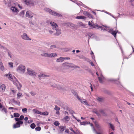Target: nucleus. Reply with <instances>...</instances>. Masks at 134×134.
I'll return each mask as SVG.
<instances>
[{
	"mask_svg": "<svg viewBox=\"0 0 134 134\" xmlns=\"http://www.w3.org/2000/svg\"><path fill=\"white\" fill-rule=\"evenodd\" d=\"M88 25L90 26L91 28H101V30L107 31L109 32L110 33L113 35L115 38H116V34L118 32V31H113V29H109V27L104 25L100 26L96 24H94L93 23L91 22L90 21L88 22Z\"/></svg>",
	"mask_w": 134,
	"mask_h": 134,
	"instance_id": "1",
	"label": "nucleus"
},
{
	"mask_svg": "<svg viewBox=\"0 0 134 134\" xmlns=\"http://www.w3.org/2000/svg\"><path fill=\"white\" fill-rule=\"evenodd\" d=\"M50 24L52 26V29H55L56 31V32L55 34V35L58 36L61 34V30L58 28V26L56 23L51 21L50 23Z\"/></svg>",
	"mask_w": 134,
	"mask_h": 134,
	"instance_id": "2",
	"label": "nucleus"
},
{
	"mask_svg": "<svg viewBox=\"0 0 134 134\" xmlns=\"http://www.w3.org/2000/svg\"><path fill=\"white\" fill-rule=\"evenodd\" d=\"M25 67L24 65H20L17 67L16 70L19 73L23 74L25 72Z\"/></svg>",
	"mask_w": 134,
	"mask_h": 134,
	"instance_id": "3",
	"label": "nucleus"
},
{
	"mask_svg": "<svg viewBox=\"0 0 134 134\" xmlns=\"http://www.w3.org/2000/svg\"><path fill=\"white\" fill-rule=\"evenodd\" d=\"M62 65L63 67L66 68H68L70 67L73 68H76V66L75 65H74L72 63H63Z\"/></svg>",
	"mask_w": 134,
	"mask_h": 134,
	"instance_id": "4",
	"label": "nucleus"
},
{
	"mask_svg": "<svg viewBox=\"0 0 134 134\" xmlns=\"http://www.w3.org/2000/svg\"><path fill=\"white\" fill-rule=\"evenodd\" d=\"M27 73L31 76H35L37 74L36 72L29 68L27 69Z\"/></svg>",
	"mask_w": 134,
	"mask_h": 134,
	"instance_id": "5",
	"label": "nucleus"
},
{
	"mask_svg": "<svg viewBox=\"0 0 134 134\" xmlns=\"http://www.w3.org/2000/svg\"><path fill=\"white\" fill-rule=\"evenodd\" d=\"M14 81H13V84L16 85L17 87L18 90H20L22 87V85L16 79H15Z\"/></svg>",
	"mask_w": 134,
	"mask_h": 134,
	"instance_id": "6",
	"label": "nucleus"
},
{
	"mask_svg": "<svg viewBox=\"0 0 134 134\" xmlns=\"http://www.w3.org/2000/svg\"><path fill=\"white\" fill-rule=\"evenodd\" d=\"M46 10L47 11L49 12L52 15L55 16H61V14H59L52 11L51 10L48 8H46Z\"/></svg>",
	"mask_w": 134,
	"mask_h": 134,
	"instance_id": "7",
	"label": "nucleus"
},
{
	"mask_svg": "<svg viewBox=\"0 0 134 134\" xmlns=\"http://www.w3.org/2000/svg\"><path fill=\"white\" fill-rule=\"evenodd\" d=\"M21 37L22 39L24 40L30 41L31 40V39L25 33H23L21 35Z\"/></svg>",
	"mask_w": 134,
	"mask_h": 134,
	"instance_id": "8",
	"label": "nucleus"
},
{
	"mask_svg": "<svg viewBox=\"0 0 134 134\" xmlns=\"http://www.w3.org/2000/svg\"><path fill=\"white\" fill-rule=\"evenodd\" d=\"M10 10L12 13L15 14H17L19 12L17 8L15 6H12L10 8Z\"/></svg>",
	"mask_w": 134,
	"mask_h": 134,
	"instance_id": "9",
	"label": "nucleus"
},
{
	"mask_svg": "<svg viewBox=\"0 0 134 134\" xmlns=\"http://www.w3.org/2000/svg\"><path fill=\"white\" fill-rule=\"evenodd\" d=\"M23 123L22 121H17L15 124L14 125L13 127L14 128H16L19 127H20V125H22Z\"/></svg>",
	"mask_w": 134,
	"mask_h": 134,
	"instance_id": "10",
	"label": "nucleus"
},
{
	"mask_svg": "<svg viewBox=\"0 0 134 134\" xmlns=\"http://www.w3.org/2000/svg\"><path fill=\"white\" fill-rule=\"evenodd\" d=\"M26 16L30 18H32L33 17V14L30 11H27L26 13Z\"/></svg>",
	"mask_w": 134,
	"mask_h": 134,
	"instance_id": "11",
	"label": "nucleus"
},
{
	"mask_svg": "<svg viewBox=\"0 0 134 134\" xmlns=\"http://www.w3.org/2000/svg\"><path fill=\"white\" fill-rule=\"evenodd\" d=\"M95 125L98 130H100L102 129V127L100 125L97 121L94 122Z\"/></svg>",
	"mask_w": 134,
	"mask_h": 134,
	"instance_id": "12",
	"label": "nucleus"
},
{
	"mask_svg": "<svg viewBox=\"0 0 134 134\" xmlns=\"http://www.w3.org/2000/svg\"><path fill=\"white\" fill-rule=\"evenodd\" d=\"M5 76H8V78L9 79V80H10L12 81L13 82V81H14L15 79H16L14 77V79H13L12 75L10 74H7L5 75Z\"/></svg>",
	"mask_w": 134,
	"mask_h": 134,
	"instance_id": "13",
	"label": "nucleus"
},
{
	"mask_svg": "<svg viewBox=\"0 0 134 134\" xmlns=\"http://www.w3.org/2000/svg\"><path fill=\"white\" fill-rule=\"evenodd\" d=\"M6 87L4 84H2L0 86V91L2 92H4L5 89Z\"/></svg>",
	"mask_w": 134,
	"mask_h": 134,
	"instance_id": "14",
	"label": "nucleus"
},
{
	"mask_svg": "<svg viewBox=\"0 0 134 134\" xmlns=\"http://www.w3.org/2000/svg\"><path fill=\"white\" fill-rule=\"evenodd\" d=\"M24 118V116L23 115H21L20 116L19 118H15V119L16 121L19 122V121H22V120H23Z\"/></svg>",
	"mask_w": 134,
	"mask_h": 134,
	"instance_id": "15",
	"label": "nucleus"
},
{
	"mask_svg": "<svg viewBox=\"0 0 134 134\" xmlns=\"http://www.w3.org/2000/svg\"><path fill=\"white\" fill-rule=\"evenodd\" d=\"M54 109L56 111V112L55 113L56 114L58 115H59L60 114L59 110H60V108L57 105H56L55 106V107L54 108Z\"/></svg>",
	"mask_w": 134,
	"mask_h": 134,
	"instance_id": "16",
	"label": "nucleus"
},
{
	"mask_svg": "<svg viewBox=\"0 0 134 134\" xmlns=\"http://www.w3.org/2000/svg\"><path fill=\"white\" fill-rule=\"evenodd\" d=\"M98 79L100 83H102L103 82L104 80V78L101 74H100V76L98 77Z\"/></svg>",
	"mask_w": 134,
	"mask_h": 134,
	"instance_id": "17",
	"label": "nucleus"
},
{
	"mask_svg": "<svg viewBox=\"0 0 134 134\" xmlns=\"http://www.w3.org/2000/svg\"><path fill=\"white\" fill-rule=\"evenodd\" d=\"M65 58L64 57H61L58 58H57L56 60V62H62L65 60Z\"/></svg>",
	"mask_w": 134,
	"mask_h": 134,
	"instance_id": "18",
	"label": "nucleus"
},
{
	"mask_svg": "<svg viewBox=\"0 0 134 134\" xmlns=\"http://www.w3.org/2000/svg\"><path fill=\"white\" fill-rule=\"evenodd\" d=\"M80 101L82 104L87 105H89V104L87 102L85 99H79Z\"/></svg>",
	"mask_w": 134,
	"mask_h": 134,
	"instance_id": "19",
	"label": "nucleus"
},
{
	"mask_svg": "<svg viewBox=\"0 0 134 134\" xmlns=\"http://www.w3.org/2000/svg\"><path fill=\"white\" fill-rule=\"evenodd\" d=\"M38 76L40 77H48L49 76L45 74L41 73Z\"/></svg>",
	"mask_w": 134,
	"mask_h": 134,
	"instance_id": "20",
	"label": "nucleus"
},
{
	"mask_svg": "<svg viewBox=\"0 0 134 134\" xmlns=\"http://www.w3.org/2000/svg\"><path fill=\"white\" fill-rule=\"evenodd\" d=\"M57 56V54L56 53H51L49 54V57H53Z\"/></svg>",
	"mask_w": 134,
	"mask_h": 134,
	"instance_id": "21",
	"label": "nucleus"
},
{
	"mask_svg": "<svg viewBox=\"0 0 134 134\" xmlns=\"http://www.w3.org/2000/svg\"><path fill=\"white\" fill-rule=\"evenodd\" d=\"M70 119L69 116H67L65 117L63 119V120L65 122H67L68 121L70 120Z\"/></svg>",
	"mask_w": 134,
	"mask_h": 134,
	"instance_id": "22",
	"label": "nucleus"
},
{
	"mask_svg": "<svg viewBox=\"0 0 134 134\" xmlns=\"http://www.w3.org/2000/svg\"><path fill=\"white\" fill-rule=\"evenodd\" d=\"M0 69L2 71H3L4 69V68L3 64L2 62H0Z\"/></svg>",
	"mask_w": 134,
	"mask_h": 134,
	"instance_id": "23",
	"label": "nucleus"
},
{
	"mask_svg": "<svg viewBox=\"0 0 134 134\" xmlns=\"http://www.w3.org/2000/svg\"><path fill=\"white\" fill-rule=\"evenodd\" d=\"M1 110L2 111H3L6 114L8 112L7 109L5 108L4 106L3 107H2V108H1Z\"/></svg>",
	"mask_w": 134,
	"mask_h": 134,
	"instance_id": "24",
	"label": "nucleus"
},
{
	"mask_svg": "<svg viewBox=\"0 0 134 134\" xmlns=\"http://www.w3.org/2000/svg\"><path fill=\"white\" fill-rule=\"evenodd\" d=\"M13 102L15 104H17L18 105H20V102L19 100H13Z\"/></svg>",
	"mask_w": 134,
	"mask_h": 134,
	"instance_id": "25",
	"label": "nucleus"
},
{
	"mask_svg": "<svg viewBox=\"0 0 134 134\" xmlns=\"http://www.w3.org/2000/svg\"><path fill=\"white\" fill-rule=\"evenodd\" d=\"M69 129L71 131H72L75 134H77L79 133V130H76V132H75L73 130V129L71 127H70Z\"/></svg>",
	"mask_w": 134,
	"mask_h": 134,
	"instance_id": "26",
	"label": "nucleus"
},
{
	"mask_svg": "<svg viewBox=\"0 0 134 134\" xmlns=\"http://www.w3.org/2000/svg\"><path fill=\"white\" fill-rule=\"evenodd\" d=\"M99 112L101 114L103 115L104 116L106 115L105 111L103 110H100L99 111Z\"/></svg>",
	"mask_w": 134,
	"mask_h": 134,
	"instance_id": "27",
	"label": "nucleus"
},
{
	"mask_svg": "<svg viewBox=\"0 0 134 134\" xmlns=\"http://www.w3.org/2000/svg\"><path fill=\"white\" fill-rule=\"evenodd\" d=\"M109 125L111 129L112 130H115V127L113 125L110 123H109Z\"/></svg>",
	"mask_w": 134,
	"mask_h": 134,
	"instance_id": "28",
	"label": "nucleus"
},
{
	"mask_svg": "<svg viewBox=\"0 0 134 134\" xmlns=\"http://www.w3.org/2000/svg\"><path fill=\"white\" fill-rule=\"evenodd\" d=\"M41 56L46 57H49V54L48 53H43L41 54Z\"/></svg>",
	"mask_w": 134,
	"mask_h": 134,
	"instance_id": "29",
	"label": "nucleus"
},
{
	"mask_svg": "<svg viewBox=\"0 0 134 134\" xmlns=\"http://www.w3.org/2000/svg\"><path fill=\"white\" fill-rule=\"evenodd\" d=\"M33 111L35 112V113L37 114H39L41 115V112L40 111L38 110H37L35 109H34L33 110Z\"/></svg>",
	"mask_w": 134,
	"mask_h": 134,
	"instance_id": "30",
	"label": "nucleus"
},
{
	"mask_svg": "<svg viewBox=\"0 0 134 134\" xmlns=\"http://www.w3.org/2000/svg\"><path fill=\"white\" fill-rule=\"evenodd\" d=\"M86 18V17L83 16H79L76 17V18L77 19H83Z\"/></svg>",
	"mask_w": 134,
	"mask_h": 134,
	"instance_id": "31",
	"label": "nucleus"
},
{
	"mask_svg": "<svg viewBox=\"0 0 134 134\" xmlns=\"http://www.w3.org/2000/svg\"><path fill=\"white\" fill-rule=\"evenodd\" d=\"M96 99L97 101L99 102H102L103 100V98L99 97H97Z\"/></svg>",
	"mask_w": 134,
	"mask_h": 134,
	"instance_id": "32",
	"label": "nucleus"
},
{
	"mask_svg": "<svg viewBox=\"0 0 134 134\" xmlns=\"http://www.w3.org/2000/svg\"><path fill=\"white\" fill-rule=\"evenodd\" d=\"M65 127L63 126H61L59 127V130L61 132H62L65 129Z\"/></svg>",
	"mask_w": 134,
	"mask_h": 134,
	"instance_id": "33",
	"label": "nucleus"
},
{
	"mask_svg": "<svg viewBox=\"0 0 134 134\" xmlns=\"http://www.w3.org/2000/svg\"><path fill=\"white\" fill-rule=\"evenodd\" d=\"M30 126L31 128L34 129L35 128L36 125L34 123H33L30 125Z\"/></svg>",
	"mask_w": 134,
	"mask_h": 134,
	"instance_id": "34",
	"label": "nucleus"
},
{
	"mask_svg": "<svg viewBox=\"0 0 134 134\" xmlns=\"http://www.w3.org/2000/svg\"><path fill=\"white\" fill-rule=\"evenodd\" d=\"M48 113L47 111L44 112L43 113L41 112V115H48Z\"/></svg>",
	"mask_w": 134,
	"mask_h": 134,
	"instance_id": "35",
	"label": "nucleus"
},
{
	"mask_svg": "<svg viewBox=\"0 0 134 134\" xmlns=\"http://www.w3.org/2000/svg\"><path fill=\"white\" fill-rule=\"evenodd\" d=\"M14 115L15 117H18L19 116V114L18 113H14Z\"/></svg>",
	"mask_w": 134,
	"mask_h": 134,
	"instance_id": "36",
	"label": "nucleus"
},
{
	"mask_svg": "<svg viewBox=\"0 0 134 134\" xmlns=\"http://www.w3.org/2000/svg\"><path fill=\"white\" fill-rule=\"evenodd\" d=\"M10 67L13 68V63L12 62H9L8 63Z\"/></svg>",
	"mask_w": 134,
	"mask_h": 134,
	"instance_id": "37",
	"label": "nucleus"
},
{
	"mask_svg": "<svg viewBox=\"0 0 134 134\" xmlns=\"http://www.w3.org/2000/svg\"><path fill=\"white\" fill-rule=\"evenodd\" d=\"M88 124V122H80V124L81 125H85L87 124Z\"/></svg>",
	"mask_w": 134,
	"mask_h": 134,
	"instance_id": "38",
	"label": "nucleus"
},
{
	"mask_svg": "<svg viewBox=\"0 0 134 134\" xmlns=\"http://www.w3.org/2000/svg\"><path fill=\"white\" fill-rule=\"evenodd\" d=\"M22 96V93H18L17 94V98L19 99Z\"/></svg>",
	"mask_w": 134,
	"mask_h": 134,
	"instance_id": "39",
	"label": "nucleus"
},
{
	"mask_svg": "<svg viewBox=\"0 0 134 134\" xmlns=\"http://www.w3.org/2000/svg\"><path fill=\"white\" fill-rule=\"evenodd\" d=\"M54 124L55 126H58L59 125V123L58 121H55L54 123Z\"/></svg>",
	"mask_w": 134,
	"mask_h": 134,
	"instance_id": "40",
	"label": "nucleus"
},
{
	"mask_svg": "<svg viewBox=\"0 0 134 134\" xmlns=\"http://www.w3.org/2000/svg\"><path fill=\"white\" fill-rule=\"evenodd\" d=\"M35 130L36 131H39L41 130V128L40 127L38 126L35 129Z\"/></svg>",
	"mask_w": 134,
	"mask_h": 134,
	"instance_id": "41",
	"label": "nucleus"
},
{
	"mask_svg": "<svg viewBox=\"0 0 134 134\" xmlns=\"http://www.w3.org/2000/svg\"><path fill=\"white\" fill-rule=\"evenodd\" d=\"M27 109L26 108H24L22 109V111L23 113H26L27 112Z\"/></svg>",
	"mask_w": 134,
	"mask_h": 134,
	"instance_id": "42",
	"label": "nucleus"
},
{
	"mask_svg": "<svg viewBox=\"0 0 134 134\" xmlns=\"http://www.w3.org/2000/svg\"><path fill=\"white\" fill-rule=\"evenodd\" d=\"M8 56L10 58H12V55L11 54V53L9 51H8Z\"/></svg>",
	"mask_w": 134,
	"mask_h": 134,
	"instance_id": "43",
	"label": "nucleus"
},
{
	"mask_svg": "<svg viewBox=\"0 0 134 134\" xmlns=\"http://www.w3.org/2000/svg\"><path fill=\"white\" fill-rule=\"evenodd\" d=\"M30 94L32 96H35L36 94V92L33 91L31 92H30Z\"/></svg>",
	"mask_w": 134,
	"mask_h": 134,
	"instance_id": "44",
	"label": "nucleus"
},
{
	"mask_svg": "<svg viewBox=\"0 0 134 134\" xmlns=\"http://www.w3.org/2000/svg\"><path fill=\"white\" fill-rule=\"evenodd\" d=\"M24 11H22L21 12L20 14V15L21 16H23L24 14Z\"/></svg>",
	"mask_w": 134,
	"mask_h": 134,
	"instance_id": "45",
	"label": "nucleus"
},
{
	"mask_svg": "<svg viewBox=\"0 0 134 134\" xmlns=\"http://www.w3.org/2000/svg\"><path fill=\"white\" fill-rule=\"evenodd\" d=\"M87 16L89 18H92V15L88 13Z\"/></svg>",
	"mask_w": 134,
	"mask_h": 134,
	"instance_id": "46",
	"label": "nucleus"
},
{
	"mask_svg": "<svg viewBox=\"0 0 134 134\" xmlns=\"http://www.w3.org/2000/svg\"><path fill=\"white\" fill-rule=\"evenodd\" d=\"M56 46L55 45H52L51 46V48H53L56 47Z\"/></svg>",
	"mask_w": 134,
	"mask_h": 134,
	"instance_id": "47",
	"label": "nucleus"
},
{
	"mask_svg": "<svg viewBox=\"0 0 134 134\" xmlns=\"http://www.w3.org/2000/svg\"><path fill=\"white\" fill-rule=\"evenodd\" d=\"M88 13V12L86 11H84L83 12V14L85 15H87Z\"/></svg>",
	"mask_w": 134,
	"mask_h": 134,
	"instance_id": "48",
	"label": "nucleus"
},
{
	"mask_svg": "<svg viewBox=\"0 0 134 134\" xmlns=\"http://www.w3.org/2000/svg\"><path fill=\"white\" fill-rule=\"evenodd\" d=\"M33 122V121L32 120H30L28 121L27 122L28 123H31Z\"/></svg>",
	"mask_w": 134,
	"mask_h": 134,
	"instance_id": "49",
	"label": "nucleus"
},
{
	"mask_svg": "<svg viewBox=\"0 0 134 134\" xmlns=\"http://www.w3.org/2000/svg\"><path fill=\"white\" fill-rule=\"evenodd\" d=\"M98 116H100V114L98 113V112L97 111H96L95 112H94Z\"/></svg>",
	"mask_w": 134,
	"mask_h": 134,
	"instance_id": "50",
	"label": "nucleus"
},
{
	"mask_svg": "<svg viewBox=\"0 0 134 134\" xmlns=\"http://www.w3.org/2000/svg\"><path fill=\"white\" fill-rule=\"evenodd\" d=\"M4 106H3L1 103H0V109H1V108H2Z\"/></svg>",
	"mask_w": 134,
	"mask_h": 134,
	"instance_id": "51",
	"label": "nucleus"
},
{
	"mask_svg": "<svg viewBox=\"0 0 134 134\" xmlns=\"http://www.w3.org/2000/svg\"><path fill=\"white\" fill-rule=\"evenodd\" d=\"M28 119V118L27 117H25L24 118V120L25 121H26Z\"/></svg>",
	"mask_w": 134,
	"mask_h": 134,
	"instance_id": "52",
	"label": "nucleus"
},
{
	"mask_svg": "<svg viewBox=\"0 0 134 134\" xmlns=\"http://www.w3.org/2000/svg\"><path fill=\"white\" fill-rule=\"evenodd\" d=\"M49 32L50 33L52 34L53 33V31L51 30H49Z\"/></svg>",
	"mask_w": 134,
	"mask_h": 134,
	"instance_id": "53",
	"label": "nucleus"
},
{
	"mask_svg": "<svg viewBox=\"0 0 134 134\" xmlns=\"http://www.w3.org/2000/svg\"><path fill=\"white\" fill-rule=\"evenodd\" d=\"M80 24L81 25V26H85V25L84 24H83V23H81Z\"/></svg>",
	"mask_w": 134,
	"mask_h": 134,
	"instance_id": "54",
	"label": "nucleus"
},
{
	"mask_svg": "<svg viewBox=\"0 0 134 134\" xmlns=\"http://www.w3.org/2000/svg\"><path fill=\"white\" fill-rule=\"evenodd\" d=\"M89 123L90 124V125H91V126H92V127H93V124H92V123H90V122H89Z\"/></svg>",
	"mask_w": 134,
	"mask_h": 134,
	"instance_id": "55",
	"label": "nucleus"
},
{
	"mask_svg": "<svg viewBox=\"0 0 134 134\" xmlns=\"http://www.w3.org/2000/svg\"><path fill=\"white\" fill-rule=\"evenodd\" d=\"M92 57L93 59H94V55H93L92 56Z\"/></svg>",
	"mask_w": 134,
	"mask_h": 134,
	"instance_id": "56",
	"label": "nucleus"
},
{
	"mask_svg": "<svg viewBox=\"0 0 134 134\" xmlns=\"http://www.w3.org/2000/svg\"><path fill=\"white\" fill-rule=\"evenodd\" d=\"M91 65L92 66H94V64L93 63H92V62H91Z\"/></svg>",
	"mask_w": 134,
	"mask_h": 134,
	"instance_id": "57",
	"label": "nucleus"
},
{
	"mask_svg": "<svg viewBox=\"0 0 134 134\" xmlns=\"http://www.w3.org/2000/svg\"><path fill=\"white\" fill-rule=\"evenodd\" d=\"M65 58V59H70V58Z\"/></svg>",
	"mask_w": 134,
	"mask_h": 134,
	"instance_id": "58",
	"label": "nucleus"
},
{
	"mask_svg": "<svg viewBox=\"0 0 134 134\" xmlns=\"http://www.w3.org/2000/svg\"><path fill=\"white\" fill-rule=\"evenodd\" d=\"M59 89H63V87H61L60 88H58Z\"/></svg>",
	"mask_w": 134,
	"mask_h": 134,
	"instance_id": "59",
	"label": "nucleus"
},
{
	"mask_svg": "<svg viewBox=\"0 0 134 134\" xmlns=\"http://www.w3.org/2000/svg\"><path fill=\"white\" fill-rule=\"evenodd\" d=\"M65 132H69V130L68 129H66V130H65Z\"/></svg>",
	"mask_w": 134,
	"mask_h": 134,
	"instance_id": "60",
	"label": "nucleus"
},
{
	"mask_svg": "<svg viewBox=\"0 0 134 134\" xmlns=\"http://www.w3.org/2000/svg\"><path fill=\"white\" fill-rule=\"evenodd\" d=\"M81 118L82 119V120H85V118H83L82 117H81Z\"/></svg>",
	"mask_w": 134,
	"mask_h": 134,
	"instance_id": "61",
	"label": "nucleus"
},
{
	"mask_svg": "<svg viewBox=\"0 0 134 134\" xmlns=\"http://www.w3.org/2000/svg\"><path fill=\"white\" fill-rule=\"evenodd\" d=\"M13 108L12 107H10L9 108V109H13Z\"/></svg>",
	"mask_w": 134,
	"mask_h": 134,
	"instance_id": "62",
	"label": "nucleus"
},
{
	"mask_svg": "<svg viewBox=\"0 0 134 134\" xmlns=\"http://www.w3.org/2000/svg\"><path fill=\"white\" fill-rule=\"evenodd\" d=\"M76 52L77 53H78L80 52V51L79 50H77L76 51Z\"/></svg>",
	"mask_w": 134,
	"mask_h": 134,
	"instance_id": "63",
	"label": "nucleus"
},
{
	"mask_svg": "<svg viewBox=\"0 0 134 134\" xmlns=\"http://www.w3.org/2000/svg\"><path fill=\"white\" fill-rule=\"evenodd\" d=\"M12 91L13 93L15 92V91L14 90H12Z\"/></svg>",
	"mask_w": 134,
	"mask_h": 134,
	"instance_id": "64",
	"label": "nucleus"
}]
</instances>
